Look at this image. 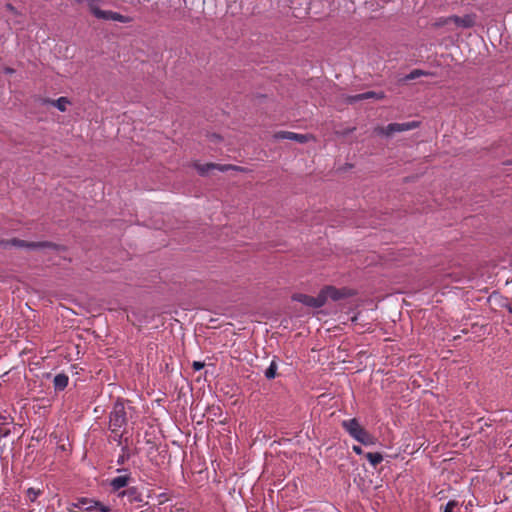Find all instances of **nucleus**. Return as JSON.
Wrapping results in <instances>:
<instances>
[{"mask_svg": "<svg viewBox=\"0 0 512 512\" xmlns=\"http://www.w3.org/2000/svg\"><path fill=\"white\" fill-rule=\"evenodd\" d=\"M278 365L277 362L273 359L269 365V367L265 371V377L267 379H274L277 374Z\"/></svg>", "mask_w": 512, "mask_h": 512, "instance_id": "18", "label": "nucleus"}, {"mask_svg": "<svg viewBox=\"0 0 512 512\" xmlns=\"http://www.w3.org/2000/svg\"><path fill=\"white\" fill-rule=\"evenodd\" d=\"M384 97H385V95H384L383 92L377 93V92H374V91H368V92H365V93L349 96L347 98V101L349 103H354V102H357V101L366 100V99H370V98L383 99Z\"/></svg>", "mask_w": 512, "mask_h": 512, "instance_id": "13", "label": "nucleus"}, {"mask_svg": "<svg viewBox=\"0 0 512 512\" xmlns=\"http://www.w3.org/2000/svg\"><path fill=\"white\" fill-rule=\"evenodd\" d=\"M118 497L124 498L126 497L129 503L141 502L142 495L136 487H128L124 489L122 492H118Z\"/></svg>", "mask_w": 512, "mask_h": 512, "instance_id": "12", "label": "nucleus"}, {"mask_svg": "<svg viewBox=\"0 0 512 512\" xmlns=\"http://www.w3.org/2000/svg\"><path fill=\"white\" fill-rule=\"evenodd\" d=\"M276 139H288L298 143H306L314 137L310 134H298L290 131H279L274 134Z\"/></svg>", "mask_w": 512, "mask_h": 512, "instance_id": "10", "label": "nucleus"}, {"mask_svg": "<svg viewBox=\"0 0 512 512\" xmlns=\"http://www.w3.org/2000/svg\"><path fill=\"white\" fill-rule=\"evenodd\" d=\"M341 425L352 438L361 444L366 446L373 444V437L360 425L356 418L343 420Z\"/></svg>", "mask_w": 512, "mask_h": 512, "instance_id": "2", "label": "nucleus"}, {"mask_svg": "<svg viewBox=\"0 0 512 512\" xmlns=\"http://www.w3.org/2000/svg\"><path fill=\"white\" fill-rule=\"evenodd\" d=\"M128 410L131 411L133 408H126L124 401L122 399H117L109 413L110 431H118L126 427L128 423Z\"/></svg>", "mask_w": 512, "mask_h": 512, "instance_id": "1", "label": "nucleus"}, {"mask_svg": "<svg viewBox=\"0 0 512 512\" xmlns=\"http://www.w3.org/2000/svg\"><path fill=\"white\" fill-rule=\"evenodd\" d=\"M204 366H205V364L203 362H199V361H194L192 364V368L195 371L201 370L202 368H204Z\"/></svg>", "mask_w": 512, "mask_h": 512, "instance_id": "25", "label": "nucleus"}, {"mask_svg": "<svg viewBox=\"0 0 512 512\" xmlns=\"http://www.w3.org/2000/svg\"><path fill=\"white\" fill-rule=\"evenodd\" d=\"M418 126H419L418 121H410V122H406V123H390L386 127L376 128V132L378 134L391 136L394 133L413 130V129L417 128Z\"/></svg>", "mask_w": 512, "mask_h": 512, "instance_id": "3", "label": "nucleus"}, {"mask_svg": "<svg viewBox=\"0 0 512 512\" xmlns=\"http://www.w3.org/2000/svg\"><path fill=\"white\" fill-rule=\"evenodd\" d=\"M13 424V417L0 413V438H5L11 434V427Z\"/></svg>", "mask_w": 512, "mask_h": 512, "instance_id": "11", "label": "nucleus"}, {"mask_svg": "<svg viewBox=\"0 0 512 512\" xmlns=\"http://www.w3.org/2000/svg\"><path fill=\"white\" fill-rule=\"evenodd\" d=\"M6 72H7V73H13V72H14V70H13V69H11V68H7V69H6Z\"/></svg>", "mask_w": 512, "mask_h": 512, "instance_id": "29", "label": "nucleus"}, {"mask_svg": "<svg viewBox=\"0 0 512 512\" xmlns=\"http://www.w3.org/2000/svg\"><path fill=\"white\" fill-rule=\"evenodd\" d=\"M69 378L66 374L60 373L54 377L53 384L56 390H64L68 385Z\"/></svg>", "mask_w": 512, "mask_h": 512, "instance_id": "15", "label": "nucleus"}, {"mask_svg": "<svg viewBox=\"0 0 512 512\" xmlns=\"http://www.w3.org/2000/svg\"><path fill=\"white\" fill-rule=\"evenodd\" d=\"M320 297L323 299V304L326 303L327 299H332L334 301L340 300L346 297L347 291L346 289H337L334 286H326L320 291Z\"/></svg>", "mask_w": 512, "mask_h": 512, "instance_id": "7", "label": "nucleus"}, {"mask_svg": "<svg viewBox=\"0 0 512 512\" xmlns=\"http://www.w3.org/2000/svg\"><path fill=\"white\" fill-rule=\"evenodd\" d=\"M0 245L7 246H15L20 248H29V249H39V248H56V245L51 242H27L24 240H20L17 238H13L11 240H1Z\"/></svg>", "mask_w": 512, "mask_h": 512, "instance_id": "4", "label": "nucleus"}, {"mask_svg": "<svg viewBox=\"0 0 512 512\" xmlns=\"http://www.w3.org/2000/svg\"><path fill=\"white\" fill-rule=\"evenodd\" d=\"M131 457V453H130V449L128 447V445H124L122 446L121 448V453L120 455L118 456V459H117V464L122 466L124 465Z\"/></svg>", "mask_w": 512, "mask_h": 512, "instance_id": "16", "label": "nucleus"}, {"mask_svg": "<svg viewBox=\"0 0 512 512\" xmlns=\"http://www.w3.org/2000/svg\"><path fill=\"white\" fill-rule=\"evenodd\" d=\"M196 169L201 175L207 174L210 170L217 169L219 171H228V170H235L244 172L245 168L241 166L231 165V164H215V163H207V164H196Z\"/></svg>", "mask_w": 512, "mask_h": 512, "instance_id": "6", "label": "nucleus"}, {"mask_svg": "<svg viewBox=\"0 0 512 512\" xmlns=\"http://www.w3.org/2000/svg\"><path fill=\"white\" fill-rule=\"evenodd\" d=\"M450 22H453L458 27L471 28L476 23V16L473 14H468L463 17L453 15V16H449V17L445 18V23H450Z\"/></svg>", "mask_w": 512, "mask_h": 512, "instance_id": "8", "label": "nucleus"}, {"mask_svg": "<svg viewBox=\"0 0 512 512\" xmlns=\"http://www.w3.org/2000/svg\"><path fill=\"white\" fill-rule=\"evenodd\" d=\"M69 100L66 97H60L57 100L52 101V104L61 112L66 111Z\"/></svg>", "mask_w": 512, "mask_h": 512, "instance_id": "19", "label": "nucleus"}, {"mask_svg": "<svg viewBox=\"0 0 512 512\" xmlns=\"http://www.w3.org/2000/svg\"><path fill=\"white\" fill-rule=\"evenodd\" d=\"M293 300L300 302L306 306L313 307V308H320L324 306L323 299L320 297V294H318L317 297H313L310 295L298 293L293 295Z\"/></svg>", "mask_w": 512, "mask_h": 512, "instance_id": "9", "label": "nucleus"}, {"mask_svg": "<svg viewBox=\"0 0 512 512\" xmlns=\"http://www.w3.org/2000/svg\"><path fill=\"white\" fill-rule=\"evenodd\" d=\"M112 433V440L115 441L118 445H122L123 442V436L125 434V430H118V431H111Z\"/></svg>", "mask_w": 512, "mask_h": 512, "instance_id": "23", "label": "nucleus"}, {"mask_svg": "<svg viewBox=\"0 0 512 512\" xmlns=\"http://www.w3.org/2000/svg\"><path fill=\"white\" fill-rule=\"evenodd\" d=\"M448 23H445V18L439 19V21L436 23L437 26H443L447 25Z\"/></svg>", "mask_w": 512, "mask_h": 512, "instance_id": "28", "label": "nucleus"}, {"mask_svg": "<svg viewBox=\"0 0 512 512\" xmlns=\"http://www.w3.org/2000/svg\"><path fill=\"white\" fill-rule=\"evenodd\" d=\"M94 503L95 500L83 497L78 499L73 506L78 509L76 512H92Z\"/></svg>", "mask_w": 512, "mask_h": 512, "instance_id": "14", "label": "nucleus"}, {"mask_svg": "<svg viewBox=\"0 0 512 512\" xmlns=\"http://www.w3.org/2000/svg\"><path fill=\"white\" fill-rule=\"evenodd\" d=\"M443 512H461V508H460V505H459V503L457 501L450 500L446 504Z\"/></svg>", "mask_w": 512, "mask_h": 512, "instance_id": "20", "label": "nucleus"}, {"mask_svg": "<svg viewBox=\"0 0 512 512\" xmlns=\"http://www.w3.org/2000/svg\"><path fill=\"white\" fill-rule=\"evenodd\" d=\"M424 75H428L427 72L423 71V70H420V69H415L413 71H411L407 76H406V79L407 80H414L420 76H424Z\"/></svg>", "mask_w": 512, "mask_h": 512, "instance_id": "24", "label": "nucleus"}, {"mask_svg": "<svg viewBox=\"0 0 512 512\" xmlns=\"http://www.w3.org/2000/svg\"><path fill=\"white\" fill-rule=\"evenodd\" d=\"M93 510L92 512H111V508L108 505H104L103 503L96 501L93 504Z\"/></svg>", "mask_w": 512, "mask_h": 512, "instance_id": "22", "label": "nucleus"}, {"mask_svg": "<svg viewBox=\"0 0 512 512\" xmlns=\"http://www.w3.org/2000/svg\"><path fill=\"white\" fill-rule=\"evenodd\" d=\"M42 494V490L31 487L27 490V498L34 502Z\"/></svg>", "mask_w": 512, "mask_h": 512, "instance_id": "21", "label": "nucleus"}, {"mask_svg": "<svg viewBox=\"0 0 512 512\" xmlns=\"http://www.w3.org/2000/svg\"><path fill=\"white\" fill-rule=\"evenodd\" d=\"M5 7H6V9H7L9 12H11V13H13V14H17V10H16V8H15L12 4L7 3Z\"/></svg>", "mask_w": 512, "mask_h": 512, "instance_id": "26", "label": "nucleus"}, {"mask_svg": "<svg viewBox=\"0 0 512 512\" xmlns=\"http://www.w3.org/2000/svg\"><path fill=\"white\" fill-rule=\"evenodd\" d=\"M352 449H353V451H354L356 454H358V455H361V454L363 453V450H362V448H361L360 446L354 445V446L352 447Z\"/></svg>", "mask_w": 512, "mask_h": 512, "instance_id": "27", "label": "nucleus"}, {"mask_svg": "<svg viewBox=\"0 0 512 512\" xmlns=\"http://www.w3.org/2000/svg\"><path fill=\"white\" fill-rule=\"evenodd\" d=\"M117 472H125V474L110 479L109 486L111 492L118 495V492H122L124 488L128 487V485L133 481V478L131 473L126 469H118Z\"/></svg>", "mask_w": 512, "mask_h": 512, "instance_id": "5", "label": "nucleus"}, {"mask_svg": "<svg viewBox=\"0 0 512 512\" xmlns=\"http://www.w3.org/2000/svg\"><path fill=\"white\" fill-rule=\"evenodd\" d=\"M366 458L373 467H376L378 464H380L383 461L382 454L378 453V452H374V453L369 452L366 454Z\"/></svg>", "mask_w": 512, "mask_h": 512, "instance_id": "17", "label": "nucleus"}]
</instances>
